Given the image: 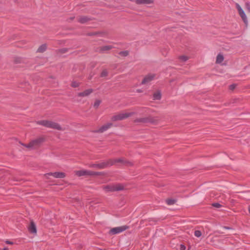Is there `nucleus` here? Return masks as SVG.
Listing matches in <instances>:
<instances>
[{
	"label": "nucleus",
	"instance_id": "12",
	"mask_svg": "<svg viewBox=\"0 0 250 250\" xmlns=\"http://www.w3.org/2000/svg\"><path fill=\"white\" fill-rule=\"evenodd\" d=\"M155 76V74H149L145 76L141 82L142 84H145L152 81Z\"/></svg>",
	"mask_w": 250,
	"mask_h": 250
},
{
	"label": "nucleus",
	"instance_id": "39",
	"mask_svg": "<svg viewBox=\"0 0 250 250\" xmlns=\"http://www.w3.org/2000/svg\"><path fill=\"white\" fill-rule=\"evenodd\" d=\"M2 250H9V249L7 247H5L2 249Z\"/></svg>",
	"mask_w": 250,
	"mask_h": 250
},
{
	"label": "nucleus",
	"instance_id": "29",
	"mask_svg": "<svg viewBox=\"0 0 250 250\" xmlns=\"http://www.w3.org/2000/svg\"><path fill=\"white\" fill-rule=\"evenodd\" d=\"M194 235L197 237H200L202 235V232L200 230H196L194 231Z\"/></svg>",
	"mask_w": 250,
	"mask_h": 250
},
{
	"label": "nucleus",
	"instance_id": "27",
	"mask_svg": "<svg viewBox=\"0 0 250 250\" xmlns=\"http://www.w3.org/2000/svg\"><path fill=\"white\" fill-rule=\"evenodd\" d=\"M79 85H80V83L76 81L72 82L71 84V86L74 88L78 87V86H79Z\"/></svg>",
	"mask_w": 250,
	"mask_h": 250
},
{
	"label": "nucleus",
	"instance_id": "22",
	"mask_svg": "<svg viewBox=\"0 0 250 250\" xmlns=\"http://www.w3.org/2000/svg\"><path fill=\"white\" fill-rule=\"evenodd\" d=\"M176 202V200L172 199H167L166 200V203L168 205H172L174 204Z\"/></svg>",
	"mask_w": 250,
	"mask_h": 250
},
{
	"label": "nucleus",
	"instance_id": "20",
	"mask_svg": "<svg viewBox=\"0 0 250 250\" xmlns=\"http://www.w3.org/2000/svg\"><path fill=\"white\" fill-rule=\"evenodd\" d=\"M153 100H159L161 99V93L160 91H157L153 95Z\"/></svg>",
	"mask_w": 250,
	"mask_h": 250
},
{
	"label": "nucleus",
	"instance_id": "11",
	"mask_svg": "<svg viewBox=\"0 0 250 250\" xmlns=\"http://www.w3.org/2000/svg\"><path fill=\"white\" fill-rule=\"evenodd\" d=\"M45 175L52 176L56 178H63L65 177V173L62 172H49L46 173Z\"/></svg>",
	"mask_w": 250,
	"mask_h": 250
},
{
	"label": "nucleus",
	"instance_id": "26",
	"mask_svg": "<svg viewBox=\"0 0 250 250\" xmlns=\"http://www.w3.org/2000/svg\"><path fill=\"white\" fill-rule=\"evenodd\" d=\"M14 62L15 63H21L22 62V59L21 57H16L14 58Z\"/></svg>",
	"mask_w": 250,
	"mask_h": 250
},
{
	"label": "nucleus",
	"instance_id": "5",
	"mask_svg": "<svg viewBox=\"0 0 250 250\" xmlns=\"http://www.w3.org/2000/svg\"><path fill=\"white\" fill-rule=\"evenodd\" d=\"M158 121V120L150 116L146 117L137 118L134 120L135 123H142L145 124L151 123L153 124L157 123Z\"/></svg>",
	"mask_w": 250,
	"mask_h": 250
},
{
	"label": "nucleus",
	"instance_id": "37",
	"mask_svg": "<svg viewBox=\"0 0 250 250\" xmlns=\"http://www.w3.org/2000/svg\"><path fill=\"white\" fill-rule=\"evenodd\" d=\"M136 91L138 92V93H141L143 92V90L140 89H137Z\"/></svg>",
	"mask_w": 250,
	"mask_h": 250
},
{
	"label": "nucleus",
	"instance_id": "21",
	"mask_svg": "<svg viewBox=\"0 0 250 250\" xmlns=\"http://www.w3.org/2000/svg\"><path fill=\"white\" fill-rule=\"evenodd\" d=\"M224 60V57L223 55L221 54H219L216 57V63H220Z\"/></svg>",
	"mask_w": 250,
	"mask_h": 250
},
{
	"label": "nucleus",
	"instance_id": "19",
	"mask_svg": "<svg viewBox=\"0 0 250 250\" xmlns=\"http://www.w3.org/2000/svg\"><path fill=\"white\" fill-rule=\"evenodd\" d=\"M47 49V45L46 43L42 44L41 46H39L38 49L37 50V52L38 53H43L45 52Z\"/></svg>",
	"mask_w": 250,
	"mask_h": 250
},
{
	"label": "nucleus",
	"instance_id": "1",
	"mask_svg": "<svg viewBox=\"0 0 250 250\" xmlns=\"http://www.w3.org/2000/svg\"><path fill=\"white\" fill-rule=\"evenodd\" d=\"M45 141L44 137H41L31 141L28 144L20 143L21 145L30 149H37L39 148L42 144Z\"/></svg>",
	"mask_w": 250,
	"mask_h": 250
},
{
	"label": "nucleus",
	"instance_id": "17",
	"mask_svg": "<svg viewBox=\"0 0 250 250\" xmlns=\"http://www.w3.org/2000/svg\"><path fill=\"white\" fill-rule=\"evenodd\" d=\"M153 0H136L135 3L137 4H149L153 3Z\"/></svg>",
	"mask_w": 250,
	"mask_h": 250
},
{
	"label": "nucleus",
	"instance_id": "41",
	"mask_svg": "<svg viewBox=\"0 0 250 250\" xmlns=\"http://www.w3.org/2000/svg\"><path fill=\"white\" fill-rule=\"evenodd\" d=\"M249 213L250 214V208H249Z\"/></svg>",
	"mask_w": 250,
	"mask_h": 250
},
{
	"label": "nucleus",
	"instance_id": "28",
	"mask_svg": "<svg viewBox=\"0 0 250 250\" xmlns=\"http://www.w3.org/2000/svg\"><path fill=\"white\" fill-rule=\"evenodd\" d=\"M101 103V101L100 100H96L94 103V107L96 108H97L99 107Z\"/></svg>",
	"mask_w": 250,
	"mask_h": 250
},
{
	"label": "nucleus",
	"instance_id": "36",
	"mask_svg": "<svg viewBox=\"0 0 250 250\" xmlns=\"http://www.w3.org/2000/svg\"><path fill=\"white\" fill-rule=\"evenodd\" d=\"M5 243L7 244H10V245H13V242H12V241H10L9 240H6L5 241Z\"/></svg>",
	"mask_w": 250,
	"mask_h": 250
},
{
	"label": "nucleus",
	"instance_id": "32",
	"mask_svg": "<svg viewBox=\"0 0 250 250\" xmlns=\"http://www.w3.org/2000/svg\"><path fill=\"white\" fill-rule=\"evenodd\" d=\"M212 206L216 208H219L222 207V205L218 203H214L212 204Z\"/></svg>",
	"mask_w": 250,
	"mask_h": 250
},
{
	"label": "nucleus",
	"instance_id": "30",
	"mask_svg": "<svg viewBox=\"0 0 250 250\" xmlns=\"http://www.w3.org/2000/svg\"><path fill=\"white\" fill-rule=\"evenodd\" d=\"M68 48H63L59 49V52L62 54H63V53L67 52L68 51Z\"/></svg>",
	"mask_w": 250,
	"mask_h": 250
},
{
	"label": "nucleus",
	"instance_id": "2",
	"mask_svg": "<svg viewBox=\"0 0 250 250\" xmlns=\"http://www.w3.org/2000/svg\"><path fill=\"white\" fill-rule=\"evenodd\" d=\"M37 124L50 128L61 130L62 129L61 125L55 122L48 120H41L37 122Z\"/></svg>",
	"mask_w": 250,
	"mask_h": 250
},
{
	"label": "nucleus",
	"instance_id": "34",
	"mask_svg": "<svg viewBox=\"0 0 250 250\" xmlns=\"http://www.w3.org/2000/svg\"><path fill=\"white\" fill-rule=\"evenodd\" d=\"M236 87V85L234 84H232L229 85V89L233 90H234Z\"/></svg>",
	"mask_w": 250,
	"mask_h": 250
},
{
	"label": "nucleus",
	"instance_id": "40",
	"mask_svg": "<svg viewBox=\"0 0 250 250\" xmlns=\"http://www.w3.org/2000/svg\"><path fill=\"white\" fill-rule=\"evenodd\" d=\"M3 169H1V170H0V171H1V174H2V172H3Z\"/></svg>",
	"mask_w": 250,
	"mask_h": 250
},
{
	"label": "nucleus",
	"instance_id": "4",
	"mask_svg": "<svg viewBox=\"0 0 250 250\" xmlns=\"http://www.w3.org/2000/svg\"><path fill=\"white\" fill-rule=\"evenodd\" d=\"M102 188L106 192L121 191L124 189V186L121 184L105 185L103 186Z\"/></svg>",
	"mask_w": 250,
	"mask_h": 250
},
{
	"label": "nucleus",
	"instance_id": "3",
	"mask_svg": "<svg viewBox=\"0 0 250 250\" xmlns=\"http://www.w3.org/2000/svg\"><path fill=\"white\" fill-rule=\"evenodd\" d=\"M110 159L104 161H101L99 163L92 164L89 165V167L92 168H97V169H102L112 166Z\"/></svg>",
	"mask_w": 250,
	"mask_h": 250
},
{
	"label": "nucleus",
	"instance_id": "31",
	"mask_svg": "<svg viewBox=\"0 0 250 250\" xmlns=\"http://www.w3.org/2000/svg\"><path fill=\"white\" fill-rule=\"evenodd\" d=\"M179 59L183 62H186L188 60V57L186 56H181L179 57Z\"/></svg>",
	"mask_w": 250,
	"mask_h": 250
},
{
	"label": "nucleus",
	"instance_id": "38",
	"mask_svg": "<svg viewBox=\"0 0 250 250\" xmlns=\"http://www.w3.org/2000/svg\"><path fill=\"white\" fill-rule=\"evenodd\" d=\"M75 19V17H70L69 20H71V21H72L74 19Z\"/></svg>",
	"mask_w": 250,
	"mask_h": 250
},
{
	"label": "nucleus",
	"instance_id": "14",
	"mask_svg": "<svg viewBox=\"0 0 250 250\" xmlns=\"http://www.w3.org/2000/svg\"><path fill=\"white\" fill-rule=\"evenodd\" d=\"M75 174L79 177L88 175L90 176V170H78L75 172Z\"/></svg>",
	"mask_w": 250,
	"mask_h": 250
},
{
	"label": "nucleus",
	"instance_id": "10",
	"mask_svg": "<svg viewBox=\"0 0 250 250\" xmlns=\"http://www.w3.org/2000/svg\"><path fill=\"white\" fill-rule=\"evenodd\" d=\"M113 124L108 123L105 125H102L99 129L92 131L93 133H103L113 126Z\"/></svg>",
	"mask_w": 250,
	"mask_h": 250
},
{
	"label": "nucleus",
	"instance_id": "23",
	"mask_svg": "<svg viewBox=\"0 0 250 250\" xmlns=\"http://www.w3.org/2000/svg\"><path fill=\"white\" fill-rule=\"evenodd\" d=\"M103 173L102 172H95L93 171L90 170V176H98V175H102Z\"/></svg>",
	"mask_w": 250,
	"mask_h": 250
},
{
	"label": "nucleus",
	"instance_id": "35",
	"mask_svg": "<svg viewBox=\"0 0 250 250\" xmlns=\"http://www.w3.org/2000/svg\"><path fill=\"white\" fill-rule=\"evenodd\" d=\"M186 247L183 244H181L180 246V250H186Z\"/></svg>",
	"mask_w": 250,
	"mask_h": 250
},
{
	"label": "nucleus",
	"instance_id": "13",
	"mask_svg": "<svg viewBox=\"0 0 250 250\" xmlns=\"http://www.w3.org/2000/svg\"><path fill=\"white\" fill-rule=\"evenodd\" d=\"M93 92V89L92 88H89V89L84 90L83 92L78 93V97H86V96H89Z\"/></svg>",
	"mask_w": 250,
	"mask_h": 250
},
{
	"label": "nucleus",
	"instance_id": "18",
	"mask_svg": "<svg viewBox=\"0 0 250 250\" xmlns=\"http://www.w3.org/2000/svg\"><path fill=\"white\" fill-rule=\"evenodd\" d=\"M113 47L111 45H105L100 47L99 48V52L100 53H104L105 51L109 50L113 48Z\"/></svg>",
	"mask_w": 250,
	"mask_h": 250
},
{
	"label": "nucleus",
	"instance_id": "8",
	"mask_svg": "<svg viewBox=\"0 0 250 250\" xmlns=\"http://www.w3.org/2000/svg\"><path fill=\"white\" fill-rule=\"evenodd\" d=\"M129 228L127 226H122L121 227H115L112 228L108 232L109 235H112L120 233Z\"/></svg>",
	"mask_w": 250,
	"mask_h": 250
},
{
	"label": "nucleus",
	"instance_id": "33",
	"mask_svg": "<svg viewBox=\"0 0 250 250\" xmlns=\"http://www.w3.org/2000/svg\"><path fill=\"white\" fill-rule=\"evenodd\" d=\"M98 33L97 32H90V33H88L87 34V35L88 36H92L97 35H98Z\"/></svg>",
	"mask_w": 250,
	"mask_h": 250
},
{
	"label": "nucleus",
	"instance_id": "16",
	"mask_svg": "<svg viewBox=\"0 0 250 250\" xmlns=\"http://www.w3.org/2000/svg\"><path fill=\"white\" fill-rule=\"evenodd\" d=\"M91 20V19L87 16H81L78 19V22L82 24L85 23Z\"/></svg>",
	"mask_w": 250,
	"mask_h": 250
},
{
	"label": "nucleus",
	"instance_id": "6",
	"mask_svg": "<svg viewBox=\"0 0 250 250\" xmlns=\"http://www.w3.org/2000/svg\"><path fill=\"white\" fill-rule=\"evenodd\" d=\"M112 166L115 165L117 163L122 164V165L126 166L131 167L133 166V163L130 161H129L123 157H121L118 159H110Z\"/></svg>",
	"mask_w": 250,
	"mask_h": 250
},
{
	"label": "nucleus",
	"instance_id": "7",
	"mask_svg": "<svg viewBox=\"0 0 250 250\" xmlns=\"http://www.w3.org/2000/svg\"><path fill=\"white\" fill-rule=\"evenodd\" d=\"M133 114H134V112L120 113L118 115L113 116L111 117V120L113 122H115L117 121H121L126 119L131 116Z\"/></svg>",
	"mask_w": 250,
	"mask_h": 250
},
{
	"label": "nucleus",
	"instance_id": "9",
	"mask_svg": "<svg viewBox=\"0 0 250 250\" xmlns=\"http://www.w3.org/2000/svg\"><path fill=\"white\" fill-rule=\"evenodd\" d=\"M236 6L238 10V11L240 16L241 17L244 22L247 24L248 23V20H247V16H246L244 11H243V10L241 8V7L238 3L236 4Z\"/></svg>",
	"mask_w": 250,
	"mask_h": 250
},
{
	"label": "nucleus",
	"instance_id": "42",
	"mask_svg": "<svg viewBox=\"0 0 250 250\" xmlns=\"http://www.w3.org/2000/svg\"><path fill=\"white\" fill-rule=\"evenodd\" d=\"M99 250H105L99 249Z\"/></svg>",
	"mask_w": 250,
	"mask_h": 250
},
{
	"label": "nucleus",
	"instance_id": "25",
	"mask_svg": "<svg viewBox=\"0 0 250 250\" xmlns=\"http://www.w3.org/2000/svg\"><path fill=\"white\" fill-rule=\"evenodd\" d=\"M119 54L123 57H126L129 55V51L127 50L121 51L119 53Z\"/></svg>",
	"mask_w": 250,
	"mask_h": 250
},
{
	"label": "nucleus",
	"instance_id": "24",
	"mask_svg": "<svg viewBox=\"0 0 250 250\" xmlns=\"http://www.w3.org/2000/svg\"><path fill=\"white\" fill-rule=\"evenodd\" d=\"M108 74V72L107 70L106 69H104L101 73L100 77L102 78L105 77L107 76Z\"/></svg>",
	"mask_w": 250,
	"mask_h": 250
},
{
	"label": "nucleus",
	"instance_id": "15",
	"mask_svg": "<svg viewBox=\"0 0 250 250\" xmlns=\"http://www.w3.org/2000/svg\"><path fill=\"white\" fill-rule=\"evenodd\" d=\"M28 230L31 233H37V229L36 226L34 222L32 221L30 222V225L28 227Z\"/></svg>",
	"mask_w": 250,
	"mask_h": 250
}]
</instances>
